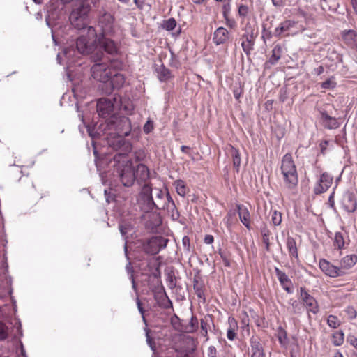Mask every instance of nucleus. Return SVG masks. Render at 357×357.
Returning a JSON list of instances; mask_svg holds the SVG:
<instances>
[{"label": "nucleus", "instance_id": "2eb2a0df", "mask_svg": "<svg viewBox=\"0 0 357 357\" xmlns=\"http://www.w3.org/2000/svg\"><path fill=\"white\" fill-rule=\"evenodd\" d=\"M341 36L347 47L357 51V32L355 30H344L341 33Z\"/></svg>", "mask_w": 357, "mask_h": 357}, {"label": "nucleus", "instance_id": "c85d7f7f", "mask_svg": "<svg viewBox=\"0 0 357 357\" xmlns=\"http://www.w3.org/2000/svg\"><path fill=\"white\" fill-rule=\"evenodd\" d=\"M193 289L197 297L205 301L204 284L196 278L193 280Z\"/></svg>", "mask_w": 357, "mask_h": 357}, {"label": "nucleus", "instance_id": "b1692460", "mask_svg": "<svg viewBox=\"0 0 357 357\" xmlns=\"http://www.w3.org/2000/svg\"><path fill=\"white\" fill-rule=\"evenodd\" d=\"M243 38L245 39V40L242 41L241 46L244 52L248 55L253 49L255 36H251L248 34H243Z\"/></svg>", "mask_w": 357, "mask_h": 357}, {"label": "nucleus", "instance_id": "aec40b11", "mask_svg": "<svg viewBox=\"0 0 357 357\" xmlns=\"http://www.w3.org/2000/svg\"><path fill=\"white\" fill-rule=\"evenodd\" d=\"M238 213L241 222L248 229H250V214L246 206L244 205H237Z\"/></svg>", "mask_w": 357, "mask_h": 357}, {"label": "nucleus", "instance_id": "bf43d9fd", "mask_svg": "<svg viewBox=\"0 0 357 357\" xmlns=\"http://www.w3.org/2000/svg\"><path fill=\"white\" fill-rule=\"evenodd\" d=\"M165 297L167 301V303L165 304H164V307L167 308V309L172 308L173 304H172V302L171 301V300L168 298V296L166 294H165Z\"/></svg>", "mask_w": 357, "mask_h": 357}, {"label": "nucleus", "instance_id": "864d4df0", "mask_svg": "<svg viewBox=\"0 0 357 357\" xmlns=\"http://www.w3.org/2000/svg\"><path fill=\"white\" fill-rule=\"evenodd\" d=\"M331 57H335V58H333V60H335V63H342V55H340V54H337L336 52H332L331 54Z\"/></svg>", "mask_w": 357, "mask_h": 357}, {"label": "nucleus", "instance_id": "6ab92c4d", "mask_svg": "<svg viewBox=\"0 0 357 357\" xmlns=\"http://www.w3.org/2000/svg\"><path fill=\"white\" fill-rule=\"evenodd\" d=\"M229 32L224 27L218 28L213 33V40L216 45L227 43L229 39Z\"/></svg>", "mask_w": 357, "mask_h": 357}, {"label": "nucleus", "instance_id": "c03bdc74", "mask_svg": "<svg viewBox=\"0 0 357 357\" xmlns=\"http://www.w3.org/2000/svg\"><path fill=\"white\" fill-rule=\"evenodd\" d=\"M156 193H155V199L156 201L155 202H162L166 203V201L165 199V193L163 191L160 189H155Z\"/></svg>", "mask_w": 357, "mask_h": 357}, {"label": "nucleus", "instance_id": "6e6552de", "mask_svg": "<svg viewBox=\"0 0 357 357\" xmlns=\"http://www.w3.org/2000/svg\"><path fill=\"white\" fill-rule=\"evenodd\" d=\"M168 241L167 238L162 236H153L144 245V250L147 254L155 255L166 248Z\"/></svg>", "mask_w": 357, "mask_h": 357}, {"label": "nucleus", "instance_id": "338daca9", "mask_svg": "<svg viewBox=\"0 0 357 357\" xmlns=\"http://www.w3.org/2000/svg\"><path fill=\"white\" fill-rule=\"evenodd\" d=\"M349 342L351 345H353L355 348L357 347V338L352 337L349 339Z\"/></svg>", "mask_w": 357, "mask_h": 357}, {"label": "nucleus", "instance_id": "a19ab883", "mask_svg": "<svg viewBox=\"0 0 357 357\" xmlns=\"http://www.w3.org/2000/svg\"><path fill=\"white\" fill-rule=\"evenodd\" d=\"M328 326L333 328H336L340 326V321L337 317L333 315H329L327 319Z\"/></svg>", "mask_w": 357, "mask_h": 357}, {"label": "nucleus", "instance_id": "4c0bfd02", "mask_svg": "<svg viewBox=\"0 0 357 357\" xmlns=\"http://www.w3.org/2000/svg\"><path fill=\"white\" fill-rule=\"evenodd\" d=\"M200 324L202 335L206 338V341H208L209 339L208 335V327L209 326L208 323V319L206 318L204 319H202Z\"/></svg>", "mask_w": 357, "mask_h": 357}, {"label": "nucleus", "instance_id": "13d9d810", "mask_svg": "<svg viewBox=\"0 0 357 357\" xmlns=\"http://www.w3.org/2000/svg\"><path fill=\"white\" fill-rule=\"evenodd\" d=\"M226 25L230 28H234L236 25V23L234 20L230 19V18H227Z\"/></svg>", "mask_w": 357, "mask_h": 357}, {"label": "nucleus", "instance_id": "c9c22d12", "mask_svg": "<svg viewBox=\"0 0 357 357\" xmlns=\"http://www.w3.org/2000/svg\"><path fill=\"white\" fill-rule=\"evenodd\" d=\"M334 245L338 249H342L344 245V236L342 233H335L334 238Z\"/></svg>", "mask_w": 357, "mask_h": 357}, {"label": "nucleus", "instance_id": "423d86ee", "mask_svg": "<svg viewBox=\"0 0 357 357\" xmlns=\"http://www.w3.org/2000/svg\"><path fill=\"white\" fill-rule=\"evenodd\" d=\"M108 126L109 129L114 130L118 135L117 137H114L112 139L108 140V145L112 149L109 143L117 139H123V137L128 136L131 132V121L128 117L126 116H112V119L108 122ZM124 140H126L124 139Z\"/></svg>", "mask_w": 357, "mask_h": 357}, {"label": "nucleus", "instance_id": "a211bd4d", "mask_svg": "<svg viewBox=\"0 0 357 357\" xmlns=\"http://www.w3.org/2000/svg\"><path fill=\"white\" fill-rule=\"evenodd\" d=\"M342 207L347 212H354L357 208V201L355 196L351 192H347L344 195L342 201Z\"/></svg>", "mask_w": 357, "mask_h": 357}, {"label": "nucleus", "instance_id": "49530a36", "mask_svg": "<svg viewBox=\"0 0 357 357\" xmlns=\"http://www.w3.org/2000/svg\"><path fill=\"white\" fill-rule=\"evenodd\" d=\"M345 312L350 319H354L357 316V312L354 307L349 306L347 307Z\"/></svg>", "mask_w": 357, "mask_h": 357}, {"label": "nucleus", "instance_id": "20e7f679", "mask_svg": "<svg viewBox=\"0 0 357 357\" xmlns=\"http://www.w3.org/2000/svg\"><path fill=\"white\" fill-rule=\"evenodd\" d=\"M91 10V6L86 1H78L75 3L69 19L71 24L77 29L88 28L89 24V13Z\"/></svg>", "mask_w": 357, "mask_h": 357}, {"label": "nucleus", "instance_id": "dca6fc26", "mask_svg": "<svg viewBox=\"0 0 357 357\" xmlns=\"http://www.w3.org/2000/svg\"><path fill=\"white\" fill-rule=\"evenodd\" d=\"M320 123L326 129L332 130L339 128L340 123L335 117L329 116L326 112H320Z\"/></svg>", "mask_w": 357, "mask_h": 357}, {"label": "nucleus", "instance_id": "bb28decb", "mask_svg": "<svg viewBox=\"0 0 357 357\" xmlns=\"http://www.w3.org/2000/svg\"><path fill=\"white\" fill-rule=\"evenodd\" d=\"M282 54V46L279 44L275 45L272 50V54L267 63H269L271 65L276 64L278 63V61L280 60V59L281 58Z\"/></svg>", "mask_w": 357, "mask_h": 357}, {"label": "nucleus", "instance_id": "9b49d317", "mask_svg": "<svg viewBox=\"0 0 357 357\" xmlns=\"http://www.w3.org/2000/svg\"><path fill=\"white\" fill-rule=\"evenodd\" d=\"M98 47L96 52H102V50H104L105 52L109 54L114 55L117 54L119 51V47L116 43L107 38L105 36H100L98 38L97 37V45Z\"/></svg>", "mask_w": 357, "mask_h": 357}, {"label": "nucleus", "instance_id": "f3484780", "mask_svg": "<svg viewBox=\"0 0 357 357\" xmlns=\"http://www.w3.org/2000/svg\"><path fill=\"white\" fill-rule=\"evenodd\" d=\"M251 357H265L263 347L259 338L256 336L251 337L250 340Z\"/></svg>", "mask_w": 357, "mask_h": 357}, {"label": "nucleus", "instance_id": "de8ad7c7", "mask_svg": "<svg viewBox=\"0 0 357 357\" xmlns=\"http://www.w3.org/2000/svg\"><path fill=\"white\" fill-rule=\"evenodd\" d=\"M153 122L151 120H148L143 127L144 132L146 134H149L153 130Z\"/></svg>", "mask_w": 357, "mask_h": 357}, {"label": "nucleus", "instance_id": "774afa93", "mask_svg": "<svg viewBox=\"0 0 357 357\" xmlns=\"http://www.w3.org/2000/svg\"><path fill=\"white\" fill-rule=\"evenodd\" d=\"M351 4L354 12L357 14V0H351Z\"/></svg>", "mask_w": 357, "mask_h": 357}, {"label": "nucleus", "instance_id": "1a4fd4ad", "mask_svg": "<svg viewBox=\"0 0 357 357\" xmlns=\"http://www.w3.org/2000/svg\"><path fill=\"white\" fill-rule=\"evenodd\" d=\"M140 197L142 200L146 204L148 210H153V208L161 209L165 207V203L162 202H155L152 197V188L151 185L147 183L144 184L142 187Z\"/></svg>", "mask_w": 357, "mask_h": 357}, {"label": "nucleus", "instance_id": "c756f323", "mask_svg": "<svg viewBox=\"0 0 357 357\" xmlns=\"http://www.w3.org/2000/svg\"><path fill=\"white\" fill-rule=\"evenodd\" d=\"M229 327L227 329V337L229 340H234L236 338V328H237V323L234 318L229 317L228 320Z\"/></svg>", "mask_w": 357, "mask_h": 357}, {"label": "nucleus", "instance_id": "0eeeda50", "mask_svg": "<svg viewBox=\"0 0 357 357\" xmlns=\"http://www.w3.org/2000/svg\"><path fill=\"white\" fill-rule=\"evenodd\" d=\"M118 104L117 98H114L112 100L106 98L99 99L97 102L98 114L104 119L110 116L112 119V116H114V114L118 107Z\"/></svg>", "mask_w": 357, "mask_h": 357}, {"label": "nucleus", "instance_id": "4be33fe9", "mask_svg": "<svg viewBox=\"0 0 357 357\" xmlns=\"http://www.w3.org/2000/svg\"><path fill=\"white\" fill-rule=\"evenodd\" d=\"M295 26V22L291 20H286L276 27L274 31L275 36H280L282 34H288V31Z\"/></svg>", "mask_w": 357, "mask_h": 357}, {"label": "nucleus", "instance_id": "ea45409f", "mask_svg": "<svg viewBox=\"0 0 357 357\" xmlns=\"http://www.w3.org/2000/svg\"><path fill=\"white\" fill-rule=\"evenodd\" d=\"M176 26V22L174 18H169L164 22L163 28L167 31L173 30Z\"/></svg>", "mask_w": 357, "mask_h": 357}, {"label": "nucleus", "instance_id": "e433bc0d", "mask_svg": "<svg viewBox=\"0 0 357 357\" xmlns=\"http://www.w3.org/2000/svg\"><path fill=\"white\" fill-rule=\"evenodd\" d=\"M9 334L8 326L3 322L0 321V340H6Z\"/></svg>", "mask_w": 357, "mask_h": 357}, {"label": "nucleus", "instance_id": "3c124183", "mask_svg": "<svg viewBox=\"0 0 357 357\" xmlns=\"http://www.w3.org/2000/svg\"><path fill=\"white\" fill-rule=\"evenodd\" d=\"M136 303H137V305L138 310H139V312H140V314L142 316L143 321L144 322H146V319L144 317V308L142 307V304L141 303V301L139 300V298L138 297H137V298H136Z\"/></svg>", "mask_w": 357, "mask_h": 357}, {"label": "nucleus", "instance_id": "6e6d98bb", "mask_svg": "<svg viewBox=\"0 0 357 357\" xmlns=\"http://www.w3.org/2000/svg\"><path fill=\"white\" fill-rule=\"evenodd\" d=\"M146 336L147 344L150 346L151 349L153 351H154L155 350L154 342H153V341L152 340V339L151 338V337L149 335V331H146Z\"/></svg>", "mask_w": 357, "mask_h": 357}, {"label": "nucleus", "instance_id": "5701e85b", "mask_svg": "<svg viewBox=\"0 0 357 357\" xmlns=\"http://www.w3.org/2000/svg\"><path fill=\"white\" fill-rule=\"evenodd\" d=\"M275 272L280 284L283 289L288 293H291V289L288 284H291V280L285 273L280 270L278 268H275Z\"/></svg>", "mask_w": 357, "mask_h": 357}, {"label": "nucleus", "instance_id": "473e14b6", "mask_svg": "<svg viewBox=\"0 0 357 357\" xmlns=\"http://www.w3.org/2000/svg\"><path fill=\"white\" fill-rule=\"evenodd\" d=\"M174 185L176 190L177 193L181 196L184 197L187 192V188L183 181L182 180H176L174 182Z\"/></svg>", "mask_w": 357, "mask_h": 357}, {"label": "nucleus", "instance_id": "8fccbe9b", "mask_svg": "<svg viewBox=\"0 0 357 357\" xmlns=\"http://www.w3.org/2000/svg\"><path fill=\"white\" fill-rule=\"evenodd\" d=\"M190 327L191 329L188 331V332H193L196 331L198 328V320L196 317H192L190 320Z\"/></svg>", "mask_w": 357, "mask_h": 357}, {"label": "nucleus", "instance_id": "72a5a7b5", "mask_svg": "<svg viewBox=\"0 0 357 357\" xmlns=\"http://www.w3.org/2000/svg\"><path fill=\"white\" fill-rule=\"evenodd\" d=\"M332 342L334 345L340 346L344 342V333L342 331H336L332 337Z\"/></svg>", "mask_w": 357, "mask_h": 357}, {"label": "nucleus", "instance_id": "052dcab7", "mask_svg": "<svg viewBox=\"0 0 357 357\" xmlns=\"http://www.w3.org/2000/svg\"><path fill=\"white\" fill-rule=\"evenodd\" d=\"M293 308L294 309V312H299L301 310V305L296 301H294L291 303Z\"/></svg>", "mask_w": 357, "mask_h": 357}, {"label": "nucleus", "instance_id": "a878e982", "mask_svg": "<svg viewBox=\"0 0 357 357\" xmlns=\"http://www.w3.org/2000/svg\"><path fill=\"white\" fill-rule=\"evenodd\" d=\"M155 72L157 73V77L161 82H164L167 80L171 75L170 71L165 67V66L161 63L160 65L155 64Z\"/></svg>", "mask_w": 357, "mask_h": 357}, {"label": "nucleus", "instance_id": "0e129e2a", "mask_svg": "<svg viewBox=\"0 0 357 357\" xmlns=\"http://www.w3.org/2000/svg\"><path fill=\"white\" fill-rule=\"evenodd\" d=\"M128 226H127V225H121L119 226V230H120V232H121V235H122L123 236H124L127 234V232H128Z\"/></svg>", "mask_w": 357, "mask_h": 357}, {"label": "nucleus", "instance_id": "393cba45", "mask_svg": "<svg viewBox=\"0 0 357 357\" xmlns=\"http://www.w3.org/2000/svg\"><path fill=\"white\" fill-rule=\"evenodd\" d=\"M109 81L112 85V88L109 89L108 92H110L112 89L121 88L125 83V77L121 73H115L114 75H112Z\"/></svg>", "mask_w": 357, "mask_h": 357}, {"label": "nucleus", "instance_id": "680f3d73", "mask_svg": "<svg viewBox=\"0 0 357 357\" xmlns=\"http://www.w3.org/2000/svg\"><path fill=\"white\" fill-rule=\"evenodd\" d=\"M168 280H169V287L171 289L174 288L176 287V282H175L174 277L172 275H169Z\"/></svg>", "mask_w": 357, "mask_h": 357}, {"label": "nucleus", "instance_id": "39448f33", "mask_svg": "<svg viewBox=\"0 0 357 357\" xmlns=\"http://www.w3.org/2000/svg\"><path fill=\"white\" fill-rule=\"evenodd\" d=\"M281 171L287 188H294L298 184V179L296 165L290 153H287L283 156L281 162Z\"/></svg>", "mask_w": 357, "mask_h": 357}, {"label": "nucleus", "instance_id": "cd10ccee", "mask_svg": "<svg viewBox=\"0 0 357 357\" xmlns=\"http://www.w3.org/2000/svg\"><path fill=\"white\" fill-rule=\"evenodd\" d=\"M286 246L291 257L298 258V249L295 239L288 236L286 241Z\"/></svg>", "mask_w": 357, "mask_h": 357}, {"label": "nucleus", "instance_id": "f03ea898", "mask_svg": "<svg viewBox=\"0 0 357 357\" xmlns=\"http://www.w3.org/2000/svg\"><path fill=\"white\" fill-rule=\"evenodd\" d=\"M97 33L93 26L87 28V36H81L76 40V50L73 47H66L63 55L67 59V63L71 65L75 62L77 53L89 54L96 53L97 45Z\"/></svg>", "mask_w": 357, "mask_h": 357}, {"label": "nucleus", "instance_id": "7ed1b4c3", "mask_svg": "<svg viewBox=\"0 0 357 357\" xmlns=\"http://www.w3.org/2000/svg\"><path fill=\"white\" fill-rule=\"evenodd\" d=\"M91 59L95 62V64L91 68L92 77L102 83L109 81L112 75V61L105 56L103 52H98L91 54Z\"/></svg>", "mask_w": 357, "mask_h": 357}, {"label": "nucleus", "instance_id": "09e8293b", "mask_svg": "<svg viewBox=\"0 0 357 357\" xmlns=\"http://www.w3.org/2000/svg\"><path fill=\"white\" fill-rule=\"evenodd\" d=\"M330 144V142L328 140H324L321 142L319 144L321 153L324 155L326 153L327 148Z\"/></svg>", "mask_w": 357, "mask_h": 357}, {"label": "nucleus", "instance_id": "f704fd0d", "mask_svg": "<svg viewBox=\"0 0 357 357\" xmlns=\"http://www.w3.org/2000/svg\"><path fill=\"white\" fill-rule=\"evenodd\" d=\"M167 209V211L171 213V216L174 220H176L179 218V213L176 209L174 202H171L169 205H166L163 209Z\"/></svg>", "mask_w": 357, "mask_h": 357}, {"label": "nucleus", "instance_id": "f257e3e1", "mask_svg": "<svg viewBox=\"0 0 357 357\" xmlns=\"http://www.w3.org/2000/svg\"><path fill=\"white\" fill-rule=\"evenodd\" d=\"M112 149L118 151L114 156L111 165L113 174L119 178L126 187H130L136 180L138 183L146 182L149 178V170L144 164H139L135 171L128 154L132 150V144L123 139H117L109 143Z\"/></svg>", "mask_w": 357, "mask_h": 357}, {"label": "nucleus", "instance_id": "79ce46f5", "mask_svg": "<svg viewBox=\"0 0 357 357\" xmlns=\"http://www.w3.org/2000/svg\"><path fill=\"white\" fill-rule=\"evenodd\" d=\"M321 88L324 89H333L336 86V83L333 77L328 79L321 83Z\"/></svg>", "mask_w": 357, "mask_h": 357}, {"label": "nucleus", "instance_id": "5fc2aeb1", "mask_svg": "<svg viewBox=\"0 0 357 357\" xmlns=\"http://www.w3.org/2000/svg\"><path fill=\"white\" fill-rule=\"evenodd\" d=\"M245 33L248 34L251 36H254V30L250 23H247L245 26Z\"/></svg>", "mask_w": 357, "mask_h": 357}, {"label": "nucleus", "instance_id": "2f4dec72", "mask_svg": "<svg viewBox=\"0 0 357 357\" xmlns=\"http://www.w3.org/2000/svg\"><path fill=\"white\" fill-rule=\"evenodd\" d=\"M260 231L262 236L263 243L266 245V250L268 251L270 248L269 236L271 235V231L266 225H264L263 226L261 227Z\"/></svg>", "mask_w": 357, "mask_h": 357}, {"label": "nucleus", "instance_id": "a18cd8bd", "mask_svg": "<svg viewBox=\"0 0 357 357\" xmlns=\"http://www.w3.org/2000/svg\"><path fill=\"white\" fill-rule=\"evenodd\" d=\"M238 15L241 17H245L248 15V14L249 13V8L246 5H241L238 7Z\"/></svg>", "mask_w": 357, "mask_h": 357}, {"label": "nucleus", "instance_id": "4468645a", "mask_svg": "<svg viewBox=\"0 0 357 357\" xmlns=\"http://www.w3.org/2000/svg\"><path fill=\"white\" fill-rule=\"evenodd\" d=\"M333 176L327 172H324L319 177L314 188L315 194L319 195L326 192L333 183Z\"/></svg>", "mask_w": 357, "mask_h": 357}, {"label": "nucleus", "instance_id": "4d7b16f0", "mask_svg": "<svg viewBox=\"0 0 357 357\" xmlns=\"http://www.w3.org/2000/svg\"><path fill=\"white\" fill-rule=\"evenodd\" d=\"M324 67L322 66H319L313 70L312 73L314 75L319 76V75H321L324 73Z\"/></svg>", "mask_w": 357, "mask_h": 357}, {"label": "nucleus", "instance_id": "603ef678", "mask_svg": "<svg viewBox=\"0 0 357 357\" xmlns=\"http://www.w3.org/2000/svg\"><path fill=\"white\" fill-rule=\"evenodd\" d=\"M217 349L214 346H210L208 348L207 355L208 357H217Z\"/></svg>", "mask_w": 357, "mask_h": 357}, {"label": "nucleus", "instance_id": "412c9836", "mask_svg": "<svg viewBox=\"0 0 357 357\" xmlns=\"http://www.w3.org/2000/svg\"><path fill=\"white\" fill-rule=\"evenodd\" d=\"M357 261V257L355 255H347L343 257L340 261V266L342 271H344V275L347 273V271L354 266Z\"/></svg>", "mask_w": 357, "mask_h": 357}, {"label": "nucleus", "instance_id": "e2e57ef3", "mask_svg": "<svg viewBox=\"0 0 357 357\" xmlns=\"http://www.w3.org/2000/svg\"><path fill=\"white\" fill-rule=\"evenodd\" d=\"M183 246L188 250H189L190 249V239L187 236H185L183 237Z\"/></svg>", "mask_w": 357, "mask_h": 357}, {"label": "nucleus", "instance_id": "f8f14e48", "mask_svg": "<svg viewBox=\"0 0 357 357\" xmlns=\"http://www.w3.org/2000/svg\"><path fill=\"white\" fill-rule=\"evenodd\" d=\"M319 265L321 270L329 277L337 278L344 275V271L339 266H334L324 259H320Z\"/></svg>", "mask_w": 357, "mask_h": 357}, {"label": "nucleus", "instance_id": "37998d69", "mask_svg": "<svg viewBox=\"0 0 357 357\" xmlns=\"http://www.w3.org/2000/svg\"><path fill=\"white\" fill-rule=\"evenodd\" d=\"M278 340L282 345H285L287 343V337L285 331L282 328H280Z\"/></svg>", "mask_w": 357, "mask_h": 357}, {"label": "nucleus", "instance_id": "ddd939ff", "mask_svg": "<svg viewBox=\"0 0 357 357\" xmlns=\"http://www.w3.org/2000/svg\"><path fill=\"white\" fill-rule=\"evenodd\" d=\"M300 296L308 312L314 314L319 312V305L317 301L307 293L305 288H300Z\"/></svg>", "mask_w": 357, "mask_h": 357}, {"label": "nucleus", "instance_id": "7c9ffc66", "mask_svg": "<svg viewBox=\"0 0 357 357\" xmlns=\"http://www.w3.org/2000/svg\"><path fill=\"white\" fill-rule=\"evenodd\" d=\"M229 153L232 158L234 167L236 172H238L241 162L239 151L236 148L231 146Z\"/></svg>", "mask_w": 357, "mask_h": 357}, {"label": "nucleus", "instance_id": "69168bd1", "mask_svg": "<svg viewBox=\"0 0 357 357\" xmlns=\"http://www.w3.org/2000/svg\"><path fill=\"white\" fill-rule=\"evenodd\" d=\"M214 238L211 235H206L204 238V243L206 244H211L213 242Z\"/></svg>", "mask_w": 357, "mask_h": 357}, {"label": "nucleus", "instance_id": "58836bf2", "mask_svg": "<svg viewBox=\"0 0 357 357\" xmlns=\"http://www.w3.org/2000/svg\"><path fill=\"white\" fill-rule=\"evenodd\" d=\"M271 221L275 226L280 225L282 222V213L277 211H274L271 215Z\"/></svg>", "mask_w": 357, "mask_h": 357}, {"label": "nucleus", "instance_id": "9d476101", "mask_svg": "<svg viewBox=\"0 0 357 357\" xmlns=\"http://www.w3.org/2000/svg\"><path fill=\"white\" fill-rule=\"evenodd\" d=\"M114 18L112 14L104 12L100 15L98 20V26L102 30L101 36L112 35L114 32Z\"/></svg>", "mask_w": 357, "mask_h": 357}]
</instances>
